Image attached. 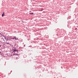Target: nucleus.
Returning <instances> with one entry per match:
<instances>
[{
	"label": "nucleus",
	"mask_w": 78,
	"mask_h": 78,
	"mask_svg": "<svg viewBox=\"0 0 78 78\" xmlns=\"http://www.w3.org/2000/svg\"><path fill=\"white\" fill-rule=\"evenodd\" d=\"M30 14L31 15H32V14H33V13H30Z\"/></svg>",
	"instance_id": "4"
},
{
	"label": "nucleus",
	"mask_w": 78,
	"mask_h": 78,
	"mask_svg": "<svg viewBox=\"0 0 78 78\" xmlns=\"http://www.w3.org/2000/svg\"><path fill=\"white\" fill-rule=\"evenodd\" d=\"M11 39H15V38H14V37H13V38H11Z\"/></svg>",
	"instance_id": "5"
},
{
	"label": "nucleus",
	"mask_w": 78,
	"mask_h": 78,
	"mask_svg": "<svg viewBox=\"0 0 78 78\" xmlns=\"http://www.w3.org/2000/svg\"><path fill=\"white\" fill-rule=\"evenodd\" d=\"M5 16V14H3L2 15V17H3V16Z\"/></svg>",
	"instance_id": "3"
},
{
	"label": "nucleus",
	"mask_w": 78,
	"mask_h": 78,
	"mask_svg": "<svg viewBox=\"0 0 78 78\" xmlns=\"http://www.w3.org/2000/svg\"><path fill=\"white\" fill-rule=\"evenodd\" d=\"M0 54H2V53H1V52L0 51Z\"/></svg>",
	"instance_id": "9"
},
{
	"label": "nucleus",
	"mask_w": 78,
	"mask_h": 78,
	"mask_svg": "<svg viewBox=\"0 0 78 78\" xmlns=\"http://www.w3.org/2000/svg\"><path fill=\"white\" fill-rule=\"evenodd\" d=\"M11 38H10V39H11V38H12V37H10Z\"/></svg>",
	"instance_id": "10"
},
{
	"label": "nucleus",
	"mask_w": 78,
	"mask_h": 78,
	"mask_svg": "<svg viewBox=\"0 0 78 78\" xmlns=\"http://www.w3.org/2000/svg\"><path fill=\"white\" fill-rule=\"evenodd\" d=\"M6 44H9V43L6 42Z\"/></svg>",
	"instance_id": "7"
},
{
	"label": "nucleus",
	"mask_w": 78,
	"mask_h": 78,
	"mask_svg": "<svg viewBox=\"0 0 78 78\" xmlns=\"http://www.w3.org/2000/svg\"><path fill=\"white\" fill-rule=\"evenodd\" d=\"M0 47H1V45H0Z\"/></svg>",
	"instance_id": "11"
},
{
	"label": "nucleus",
	"mask_w": 78,
	"mask_h": 78,
	"mask_svg": "<svg viewBox=\"0 0 78 78\" xmlns=\"http://www.w3.org/2000/svg\"><path fill=\"white\" fill-rule=\"evenodd\" d=\"M14 38H15L16 41V40H19L18 39H18V38H16V37H14Z\"/></svg>",
	"instance_id": "1"
},
{
	"label": "nucleus",
	"mask_w": 78,
	"mask_h": 78,
	"mask_svg": "<svg viewBox=\"0 0 78 78\" xmlns=\"http://www.w3.org/2000/svg\"><path fill=\"white\" fill-rule=\"evenodd\" d=\"M3 14H5V12H3Z\"/></svg>",
	"instance_id": "8"
},
{
	"label": "nucleus",
	"mask_w": 78,
	"mask_h": 78,
	"mask_svg": "<svg viewBox=\"0 0 78 78\" xmlns=\"http://www.w3.org/2000/svg\"><path fill=\"white\" fill-rule=\"evenodd\" d=\"M76 29H77V28H76Z\"/></svg>",
	"instance_id": "12"
},
{
	"label": "nucleus",
	"mask_w": 78,
	"mask_h": 78,
	"mask_svg": "<svg viewBox=\"0 0 78 78\" xmlns=\"http://www.w3.org/2000/svg\"><path fill=\"white\" fill-rule=\"evenodd\" d=\"M4 38L5 39H6V37H5Z\"/></svg>",
	"instance_id": "6"
},
{
	"label": "nucleus",
	"mask_w": 78,
	"mask_h": 78,
	"mask_svg": "<svg viewBox=\"0 0 78 78\" xmlns=\"http://www.w3.org/2000/svg\"><path fill=\"white\" fill-rule=\"evenodd\" d=\"M13 51L14 52L15 51H17V50L16 49H15V50H13Z\"/></svg>",
	"instance_id": "2"
}]
</instances>
